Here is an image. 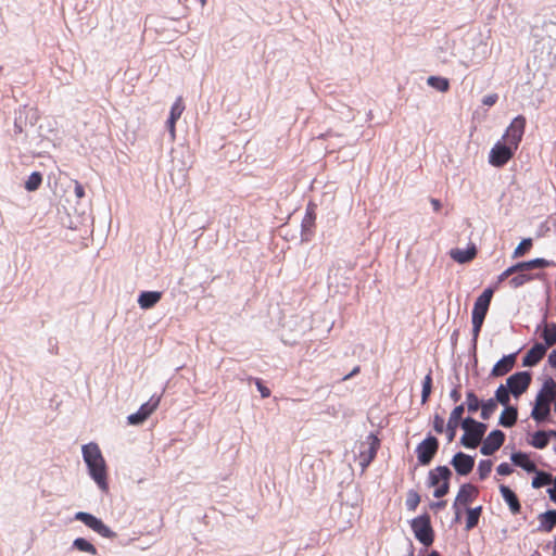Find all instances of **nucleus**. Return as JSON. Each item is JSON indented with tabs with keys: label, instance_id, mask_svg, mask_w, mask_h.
<instances>
[{
	"label": "nucleus",
	"instance_id": "f257e3e1",
	"mask_svg": "<svg viewBox=\"0 0 556 556\" xmlns=\"http://www.w3.org/2000/svg\"><path fill=\"white\" fill-rule=\"evenodd\" d=\"M81 450L91 478L102 491L106 492L109 489L106 466L98 444L88 443Z\"/></svg>",
	"mask_w": 556,
	"mask_h": 556
},
{
	"label": "nucleus",
	"instance_id": "f03ea898",
	"mask_svg": "<svg viewBox=\"0 0 556 556\" xmlns=\"http://www.w3.org/2000/svg\"><path fill=\"white\" fill-rule=\"evenodd\" d=\"M493 296V289H485L481 295H479L475 302L472 309V337L473 340L477 341L479 333L481 331L484 318L489 311V306Z\"/></svg>",
	"mask_w": 556,
	"mask_h": 556
},
{
	"label": "nucleus",
	"instance_id": "7ed1b4c3",
	"mask_svg": "<svg viewBox=\"0 0 556 556\" xmlns=\"http://www.w3.org/2000/svg\"><path fill=\"white\" fill-rule=\"evenodd\" d=\"M462 428L465 433L462 437V444L468 448H476L486 430V426L482 422L476 421L475 419L467 417L462 421Z\"/></svg>",
	"mask_w": 556,
	"mask_h": 556
},
{
	"label": "nucleus",
	"instance_id": "20e7f679",
	"mask_svg": "<svg viewBox=\"0 0 556 556\" xmlns=\"http://www.w3.org/2000/svg\"><path fill=\"white\" fill-rule=\"evenodd\" d=\"M451 477L452 471L447 466H438L429 471L428 484L429 486H435L434 497L441 498L448 493Z\"/></svg>",
	"mask_w": 556,
	"mask_h": 556
},
{
	"label": "nucleus",
	"instance_id": "39448f33",
	"mask_svg": "<svg viewBox=\"0 0 556 556\" xmlns=\"http://www.w3.org/2000/svg\"><path fill=\"white\" fill-rule=\"evenodd\" d=\"M410 528L415 538L426 547L432 545L434 541V531L431 526L428 514L420 515L410 521Z\"/></svg>",
	"mask_w": 556,
	"mask_h": 556
},
{
	"label": "nucleus",
	"instance_id": "423d86ee",
	"mask_svg": "<svg viewBox=\"0 0 556 556\" xmlns=\"http://www.w3.org/2000/svg\"><path fill=\"white\" fill-rule=\"evenodd\" d=\"M439 440L429 434L420 443L417 444L415 453L420 466H428L439 451Z\"/></svg>",
	"mask_w": 556,
	"mask_h": 556
},
{
	"label": "nucleus",
	"instance_id": "0eeeda50",
	"mask_svg": "<svg viewBox=\"0 0 556 556\" xmlns=\"http://www.w3.org/2000/svg\"><path fill=\"white\" fill-rule=\"evenodd\" d=\"M526 124L527 121L523 115H518L517 117H515L507 127L505 134L503 135V141L513 149L517 150L519 143L522 140Z\"/></svg>",
	"mask_w": 556,
	"mask_h": 556
},
{
	"label": "nucleus",
	"instance_id": "6e6552de",
	"mask_svg": "<svg viewBox=\"0 0 556 556\" xmlns=\"http://www.w3.org/2000/svg\"><path fill=\"white\" fill-rule=\"evenodd\" d=\"M516 150L505 142H496L489 154V163L494 167H503L514 156Z\"/></svg>",
	"mask_w": 556,
	"mask_h": 556
},
{
	"label": "nucleus",
	"instance_id": "1a4fd4ad",
	"mask_svg": "<svg viewBox=\"0 0 556 556\" xmlns=\"http://www.w3.org/2000/svg\"><path fill=\"white\" fill-rule=\"evenodd\" d=\"M161 402L160 395H152L147 403H143L139 409L129 415L127 420L130 425H140L144 422L159 407Z\"/></svg>",
	"mask_w": 556,
	"mask_h": 556
},
{
	"label": "nucleus",
	"instance_id": "9d476101",
	"mask_svg": "<svg viewBox=\"0 0 556 556\" xmlns=\"http://www.w3.org/2000/svg\"><path fill=\"white\" fill-rule=\"evenodd\" d=\"M531 383V375L528 371H519L506 380V387L515 397H519L527 391Z\"/></svg>",
	"mask_w": 556,
	"mask_h": 556
},
{
	"label": "nucleus",
	"instance_id": "9b49d317",
	"mask_svg": "<svg viewBox=\"0 0 556 556\" xmlns=\"http://www.w3.org/2000/svg\"><path fill=\"white\" fill-rule=\"evenodd\" d=\"M75 519L84 522L88 528L99 533L103 538H111L113 532L105 526L102 520L98 519L89 513L79 511L75 515Z\"/></svg>",
	"mask_w": 556,
	"mask_h": 556
},
{
	"label": "nucleus",
	"instance_id": "f8f14e48",
	"mask_svg": "<svg viewBox=\"0 0 556 556\" xmlns=\"http://www.w3.org/2000/svg\"><path fill=\"white\" fill-rule=\"evenodd\" d=\"M368 446L359 452V465L365 469L376 457L380 446V440L375 434L367 437Z\"/></svg>",
	"mask_w": 556,
	"mask_h": 556
},
{
	"label": "nucleus",
	"instance_id": "ddd939ff",
	"mask_svg": "<svg viewBox=\"0 0 556 556\" xmlns=\"http://www.w3.org/2000/svg\"><path fill=\"white\" fill-rule=\"evenodd\" d=\"M504 441L505 434L501 430H493L483 441L480 451L483 455H492L503 445Z\"/></svg>",
	"mask_w": 556,
	"mask_h": 556
},
{
	"label": "nucleus",
	"instance_id": "4468645a",
	"mask_svg": "<svg viewBox=\"0 0 556 556\" xmlns=\"http://www.w3.org/2000/svg\"><path fill=\"white\" fill-rule=\"evenodd\" d=\"M451 464L455 468L457 473H459L460 476H467L473 469L475 458L463 452H458L453 456Z\"/></svg>",
	"mask_w": 556,
	"mask_h": 556
},
{
	"label": "nucleus",
	"instance_id": "2eb2a0df",
	"mask_svg": "<svg viewBox=\"0 0 556 556\" xmlns=\"http://www.w3.org/2000/svg\"><path fill=\"white\" fill-rule=\"evenodd\" d=\"M556 266V263L554 261H549L546 258H534L528 262H520L513 266H510V269L513 274L519 273L523 274L522 271L531 270L535 268H547V267H554Z\"/></svg>",
	"mask_w": 556,
	"mask_h": 556
},
{
	"label": "nucleus",
	"instance_id": "dca6fc26",
	"mask_svg": "<svg viewBox=\"0 0 556 556\" xmlns=\"http://www.w3.org/2000/svg\"><path fill=\"white\" fill-rule=\"evenodd\" d=\"M479 495V490L476 485L471 483H465L463 484L458 493L456 495L454 507H457L458 505L466 506L472 501H475Z\"/></svg>",
	"mask_w": 556,
	"mask_h": 556
},
{
	"label": "nucleus",
	"instance_id": "f3484780",
	"mask_svg": "<svg viewBox=\"0 0 556 556\" xmlns=\"http://www.w3.org/2000/svg\"><path fill=\"white\" fill-rule=\"evenodd\" d=\"M546 346L543 343H535L525 355L522 365L526 367L535 366L546 354Z\"/></svg>",
	"mask_w": 556,
	"mask_h": 556
},
{
	"label": "nucleus",
	"instance_id": "a211bd4d",
	"mask_svg": "<svg viewBox=\"0 0 556 556\" xmlns=\"http://www.w3.org/2000/svg\"><path fill=\"white\" fill-rule=\"evenodd\" d=\"M516 353L505 355L492 368L491 375L494 377H502L508 374L516 364Z\"/></svg>",
	"mask_w": 556,
	"mask_h": 556
},
{
	"label": "nucleus",
	"instance_id": "6ab92c4d",
	"mask_svg": "<svg viewBox=\"0 0 556 556\" xmlns=\"http://www.w3.org/2000/svg\"><path fill=\"white\" fill-rule=\"evenodd\" d=\"M500 492H501L504 501L509 506L511 514H514V515L519 514L521 510V505H520V502H519L517 495L515 494V492L506 485H501Z\"/></svg>",
	"mask_w": 556,
	"mask_h": 556
},
{
	"label": "nucleus",
	"instance_id": "aec40b11",
	"mask_svg": "<svg viewBox=\"0 0 556 556\" xmlns=\"http://www.w3.org/2000/svg\"><path fill=\"white\" fill-rule=\"evenodd\" d=\"M549 412H551V403L535 397V403H534L533 409L531 412V417L535 421L542 422L547 418V416L549 415Z\"/></svg>",
	"mask_w": 556,
	"mask_h": 556
},
{
	"label": "nucleus",
	"instance_id": "412c9836",
	"mask_svg": "<svg viewBox=\"0 0 556 556\" xmlns=\"http://www.w3.org/2000/svg\"><path fill=\"white\" fill-rule=\"evenodd\" d=\"M162 299L160 291H143L138 298V304L142 309L152 308Z\"/></svg>",
	"mask_w": 556,
	"mask_h": 556
},
{
	"label": "nucleus",
	"instance_id": "4be33fe9",
	"mask_svg": "<svg viewBox=\"0 0 556 556\" xmlns=\"http://www.w3.org/2000/svg\"><path fill=\"white\" fill-rule=\"evenodd\" d=\"M536 397L540 400H544L545 402L552 403L554 399L556 397V382L553 378H547L539 393L536 394Z\"/></svg>",
	"mask_w": 556,
	"mask_h": 556
},
{
	"label": "nucleus",
	"instance_id": "5701e85b",
	"mask_svg": "<svg viewBox=\"0 0 556 556\" xmlns=\"http://www.w3.org/2000/svg\"><path fill=\"white\" fill-rule=\"evenodd\" d=\"M541 339L544 341L546 349L552 348L556 344V324L545 323L542 327Z\"/></svg>",
	"mask_w": 556,
	"mask_h": 556
},
{
	"label": "nucleus",
	"instance_id": "b1692460",
	"mask_svg": "<svg viewBox=\"0 0 556 556\" xmlns=\"http://www.w3.org/2000/svg\"><path fill=\"white\" fill-rule=\"evenodd\" d=\"M511 462L518 466L525 469L528 472H536V466L535 464L529 458V456L526 453L518 452L514 453L511 455Z\"/></svg>",
	"mask_w": 556,
	"mask_h": 556
},
{
	"label": "nucleus",
	"instance_id": "393cba45",
	"mask_svg": "<svg viewBox=\"0 0 556 556\" xmlns=\"http://www.w3.org/2000/svg\"><path fill=\"white\" fill-rule=\"evenodd\" d=\"M517 417V408L514 406H506L500 416V425L506 428H510L516 424Z\"/></svg>",
	"mask_w": 556,
	"mask_h": 556
},
{
	"label": "nucleus",
	"instance_id": "a878e982",
	"mask_svg": "<svg viewBox=\"0 0 556 556\" xmlns=\"http://www.w3.org/2000/svg\"><path fill=\"white\" fill-rule=\"evenodd\" d=\"M540 529L551 532L556 526V510H548L539 516Z\"/></svg>",
	"mask_w": 556,
	"mask_h": 556
},
{
	"label": "nucleus",
	"instance_id": "bb28decb",
	"mask_svg": "<svg viewBox=\"0 0 556 556\" xmlns=\"http://www.w3.org/2000/svg\"><path fill=\"white\" fill-rule=\"evenodd\" d=\"M476 256V249L475 247L463 250V249H455L451 251V257L458 262V263H467L473 260Z\"/></svg>",
	"mask_w": 556,
	"mask_h": 556
},
{
	"label": "nucleus",
	"instance_id": "cd10ccee",
	"mask_svg": "<svg viewBox=\"0 0 556 556\" xmlns=\"http://www.w3.org/2000/svg\"><path fill=\"white\" fill-rule=\"evenodd\" d=\"M556 432L555 431H549L548 433L545 432V431H536L533 435H532V439L530 441V444L532 446H534L535 448H544L547 446L548 444V441H549V437L551 435H555Z\"/></svg>",
	"mask_w": 556,
	"mask_h": 556
},
{
	"label": "nucleus",
	"instance_id": "c85d7f7f",
	"mask_svg": "<svg viewBox=\"0 0 556 556\" xmlns=\"http://www.w3.org/2000/svg\"><path fill=\"white\" fill-rule=\"evenodd\" d=\"M481 513H482L481 506H478L476 508H470L467 510V518H466V529L467 530H471L478 525Z\"/></svg>",
	"mask_w": 556,
	"mask_h": 556
},
{
	"label": "nucleus",
	"instance_id": "c756f323",
	"mask_svg": "<svg viewBox=\"0 0 556 556\" xmlns=\"http://www.w3.org/2000/svg\"><path fill=\"white\" fill-rule=\"evenodd\" d=\"M427 84L441 91V92H446L448 89H450V83H448V79L444 78V77H439V76H430L428 79H427Z\"/></svg>",
	"mask_w": 556,
	"mask_h": 556
},
{
	"label": "nucleus",
	"instance_id": "7c9ffc66",
	"mask_svg": "<svg viewBox=\"0 0 556 556\" xmlns=\"http://www.w3.org/2000/svg\"><path fill=\"white\" fill-rule=\"evenodd\" d=\"M553 477L551 473L545 471H536V476L532 480V486L534 489H540L542 486L548 485L552 483Z\"/></svg>",
	"mask_w": 556,
	"mask_h": 556
},
{
	"label": "nucleus",
	"instance_id": "2f4dec72",
	"mask_svg": "<svg viewBox=\"0 0 556 556\" xmlns=\"http://www.w3.org/2000/svg\"><path fill=\"white\" fill-rule=\"evenodd\" d=\"M73 546L80 552L89 553L92 555L97 554V548L94 547V545L83 538L75 539L73 542Z\"/></svg>",
	"mask_w": 556,
	"mask_h": 556
},
{
	"label": "nucleus",
	"instance_id": "473e14b6",
	"mask_svg": "<svg viewBox=\"0 0 556 556\" xmlns=\"http://www.w3.org/2000/svg\"><path fill=\"white\" fill-rule=\"evenodd\" d=\"M509 394H510L509 389L506 386L501 384L497 388V390L495 391V399L494 400H495V402L501 403L505 407L509 406L508 405L509 401H510Z\"/></svg>",
	"mask_w": 556,
	"mask_h": 556
},
{
	"label": "nucleus",
	"instance_id": "72a5a7b5",
	"mask_svg": "<svg viewBox=\"0 0 556 556\" xmlns=\"http://www.w3.org/2000/svg\"><path fill=\"white\" fill-rule=\"evenodd\" d=\"M42 182V176L39 172H34L29 175L25 182V189L28 191L37 190Z\"/></svg>",
	"mask_w": 556,
	"mask_h": 556
},
{
	"label": "nucleus",
	"instance_id": "f704fd0d",
	"mask_svg": "<svg viewBox=\"0 0 556 556\" xmlns=\"http://www.w3.org/2000/svg\"><path fill=\"white\" fill-rule=\"evenodd\" d=\"M535 278H540V275H536V276H532V275H529V274H518L517 276L513 277L510 280H509V285L513 287V288H519L521 286H523L525 283L535 279Z\"/></svg>",
	"mask_w": 556,
	"mask_h": 556
},
{
	"label": "nucleus",
	"instance_id": "c9c22d12",
	"mask_svg": "<svg viewBox=\"0 0 556 556\" xmlns=\"http://www.w3.org/2000/svg\"><path fill=\"white\" fill-rule=\"evenodd\" d=\"M420 503V495L415 490H409L406 497V508L410 511H415Z\"/></svg>",
	"mask_w": 556,
	"mask_h": 556
},
{
	"label": "nucleus",
	"instance_id": "e433bc0d",
	"mask_svg": "<svg viewBox=\"0 0 556 556\" xmlns=\"http://www.w3.org/2000/svg\"><path fill=\"white\" fill-rule=\"evenodd\" d=\"M497 405L494 399H490L481 405V418L488 420L495 412Z\"/></svg>",
	"mask_w": 556,
	"mask_h": 556
},
{
	"label": "nucleus",
	"instance_id": "4c0bfd02",
	"mask_svg": "<svg viewBox=\"0 0 556 556\" xmlns=\"http://www.w3.org/2000/svg\"><path fill=\"white\" fill-rule=\"evenodd\" d=\"M432 389V376L431 372L427 374L422 382L421 391V403L425 404L429 400Z\"/></svg>",
	"mask_w": 556,
	"mask_h": 556
},
{
	"label": "nucleus",
	"instance_id": "58836bf2",
	"mask_svg": "<svg viewBox=\"0 0 556 556\" xmlns=\"http://www.w3.org/2000/svg\"><path fill=\"white\" fill-rule=\"evenodd\" d=\"M532 248V239L527 238L523 239L515 249L513 253V257H521L523 256L530 249Z\"/></svg>",
	"mask_w": 556,
	"mask_h": 556
},
{
	"label": "nucleus",
	"instance_id": "ea45409f",
	"mask_svg": "<svg viewBox=\"0 0 556 556\" xmlns=\"http://www.w3.org/2000/svg\"><path fill=\"white\" fill-rule=\"evenodd\" d=\"M465 412V406L464 404H460V405H457L456 407H454V409L452 410L450 417H448V420L447 422L448 424H452L456 427L459 426L460 424V420H462V417H463V414Z\"/></svg>",
	"mask_w": 556,
	"mask_h": 556
},
{
	"label": "nucleus",
	"instance_id": "a19ab883",
	"mask_svg": "<svg viewBox=\"0 0 556 556\" xmlns=\"http://www.w3.org/2000/svg\"><path fill=\"white\" fill-rule=\"evenodd\" d=\"M492 466H493V463L490 459L480 460V463L478 465V473H479V478L481 480H484L485 478L489 477V475L492 470Z\"/></svg>",
	"mask_w": 556,
	"mask_h": 556
},
{
	"label": "nucleus",
	"instance_id": "79ce46f5",
	"mask_svg": "<svg viewBox=\"0 0 556 556\" xmlns=\"http://www.w3.org/2000/svg\"><path fill=\"white\" fill-rule=\"evenodd\" d=\"M466 403H467L468 410L471 413L477 412L480 407V401H479L478 396L472 391H470L466 394Z\"/></svg>",
	"mask_w": 556,
	"mask_h": 556
},
{
	"label": "nucleus",
	"instance_id": "37998d69",
	"mask_svg": "<svg viewBox=\"0 0 556 556\" xmlns=\"http://www.w3.org/2000/svg\"><path fill=\"white\" fill-rule=\"evenodd\" d=\"M184 110H185V105H184V102H182V98L179 97L175 101V103L172 105L169 117L175 118V119L178 121L180 118Z\"/></svg>",
	"mask_w": 556,
	"mask_h": 556
},
{
	"label": "nucleus",
	"instance_id": "c03bdc74",
	"mask_svg": "<svg viewBox=\"0 0 556 556\" xmlns=\"http://www.w3.org/2000/svg\"><path fill=\"white\" fill-rule=\"evenodd\" d=\"M444 418L440 416L439 414H435L433 416V429L438 434H441L444 432Z\"/></svg>",
	"mask_w": 556,
	"mask_h": 556
},
{
	"label": "nucleus",
	"instance_id": "a18cd8bd",
	"mask_svg": "<svg viewBox=\"0 0 556 556\" xmlns=\"http://www.w3.org/2000/svg\"><path fill=\"white\" fill-rule=\"evenodd\" d=\"M254 381H255V386H256L257 390L261 393V396L263 399L269 397L270 396V390L266 386L263 384L262 380L258 379V378H255Z\"/></svg>",
	"mask_w": 556,
	"mask_h": 556
},
{
	"label": "nucleus",
	"instance_id": "49530a36",
	"mask_svg": "<svg viewBox=\"0 0 556 556\" xmlns=\"http://www.w3.org/2000/svg\"><path fill=\"white\" fill-rule=\"evenodd\" d=\"M496 471L501 476H509L513 472V468L507 463H502L497 466Z\"/></svg>",
	"mask_w": 556,
	"mask_h": 556
},
{
	"label": "nucleus",
	"instance_id": "de8ad7c7",
	"mask_svg": "<svg viewBox=\"0 0 556 556\" xmlns=\"http://www.w3.org/2000/svg\"><path fill=\"white\" fill-rule=\"evenodd\" d=\"M458 427L452 425V424H446V427L444 428V431L446 432V435H447V440L448 442H452L456 435V430H457Z\"/></svg>",
	"mask_w": 556,
	"mask_h": 556
},
{
	"label": "nucleus",
	"instance_id": "09e8293b",
	"mask_svg": "<svg viewBox=\"0 0 556 556\" xmlns=\"http://www.w3.org/2000/svg\"><path fill=\"white\" fill-rule=\"evenodd\" d=\"M498 97L496 93L488 94L483 98L482 103L488 106H492L496 103Z\"/></svg>",
	"mask_w": 556,
	"mask_h": 556
},
{
	"label": "nucleus",
	"instance_id": "8fccbe9b",
	"mask_svg": "<svg viewBox=\"0 0 556 556\" xmlns=\"http://www.w3.org/2000/svg\"><path fill=\"white\" fill-rule=\"evenodd\" d=\"M74 192H75V195H76L77 199H83L85 197L84 187L77 180L75 181Z\"/></svg>",
	"mask_w": 556,
	"mask_h": 556
},
{
	"label": "nucleus",
	"instance_id": "3c124183",
	"mask_svg": "<svg viewBox=\"0 0 556 556\" xmlns=\"http://www.w3.org/2000/svg\"><path fill=\"white\" fill-rule=\"evenodd\" d=\"M552 482H554V486H553V488H549V489L547 490V493H548V495H549V498H551L554 503H556V476H555V479H554Z\"/></svg>",
	"mask_w": 556,
	"mask_h": 556
},
{
	"label": "nucleus",
	"instance_id": "603ef678",
	"mask_svg": "<svg viewBox=\"0 0 556 556\" xmlns=\"http://www.w3.org/2000/svg\"><path fill=\"white\" fill-rule=\"evenodd\" d=\"M176 122L177 119L175 118H172L169 117L168 121H167V127L172 134V136L174 137L175 136V125H176Z\"/></svg>",
	"mask_w": 556,
	"mask_h": 556
},
{
	"label": "nucleus",
	"instance_id": "864d4df0",
	"mask_svg": "<svg viewBox=\"0 0 556 556\" xmlns=\"http://www.w3.org/2000/svg\"><path fill=\"white\" fill-rule=\"evenodd\" d=\"M513 275V271L510 269V267H508L506 270H504L500 276H498V282H503L505 279H507L509 276Z\"/></svg>",
	"mask_w": 556,
	"mask_h": 556
},
{
	"label": "nucleus",
	"instance_id": "5fc2aeb1",
	"mask_svg": "<svg viewBox=\"0 0 556 556\" xmlns=\"http://www.w3.org/2000/svg\"><path fill=\"white\" fill-rule=\"evenodd\" d=\"M548 364L551 367L556 368V350H553L548 355Z\"/></svg>",
	"mask_w": 556,
	"mask_h": 556
},
{
	"label": "nucleus",
	"instance_id": "6e6d98bb",
	"mask_svg": "<svg viewBox=\"0 0 556 556\" xmlns=\"http://www.w3.org/2000/svg\"><path fill=\"white\" fill-rule=\"evenodd\" d=\"M359 371H361V367H359V366H355V367L353 368V370H352L350 374H348L346 376H344V377L342 378V380H343V381L349 380V379H351L352 377H354L355 375H357Z\"/></svg>",
	"mask_w": 556,
	"mask_h": 556
},
{
	"label": "nucleus",
	"instance_id": "4d7b16f0",
	"mask_svg": "<svg viewBox=\"0 0 556 556\" xmlns=\"http://www.w3.org/2000/svg\"><path fill=\"white\" fill-rule=\"evenodd\" d=\"M430 203H431V205L433 206V210H434L435 212H439V211L441 210V206H442V205H441L440 200L432 198V199H430Z\"/></svg>",
	"mask_w": 556,
	"mask_h": 556
},
{
	"label": "nucleus",
	"instance_id": "13d9d810",
	"mask_svg": "<svg viewBox=\"0 0 556 556\" xmlns=\"http://www.w3.org/2000/svg\"><path fill=\"white\" fill-rule=\"evenodd\" d=\"M450 396L454 402H458L460 399V393L457 389H454L451 391Z\"/></svg>",
	"mask_w": 556,
	"mask_h": 556
},
{
	"label": "nucleus",
	"instance_id": "bf43d9fd",
	"mask_svg": "<svg viewBox=\"0 0 556 556\" xmlns=\"http://www.w3.org/2000/svg\"><path fill=\"white\" fill-rule=\"evenodd\" d=\"M445 505H446V502H445V501H440V502H438V503H433V504L431 505V507H432V508L442 509V508H444V507H445Z\"/></svg>",
	"mask_w": 556,
	"mask_h": 556
},
{
	"label": "nucleus",
	"instance_id": "052dcab7",
	"mask_svg": "<svg viewBox=\"0 0 556 556\" xmlns=\"http://www.w3.org/2000/svg\"><path fill=\"white\" fill-rule=\"evenodd\" d=\"M429 556H441V555L439 554V552H437V551H432V552L429 554Z\"/></svg>",
	"mask_w": 556,
	"mask_h": 556
}]
</instances>
